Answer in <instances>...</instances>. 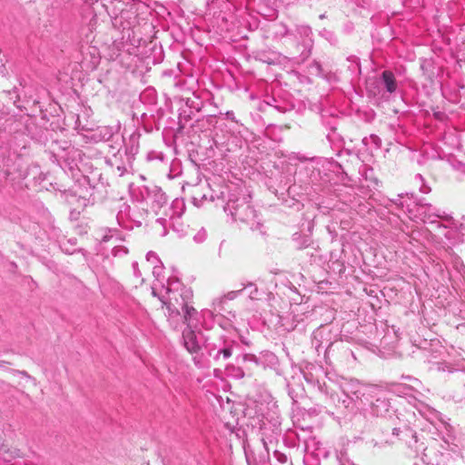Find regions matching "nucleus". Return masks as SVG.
<instances>
[{
	"label": "nucleus",
	"instance_id": "1a4fd4ad",
	"mask_svg": "<svg viewBox=\"0 0 465 465\" xmlns=\"http://www.w3.org/2000/svg\"><path fill=\"white\" fill-rule=\"evenodd\" d=\"M146 260L151 262H158L156 254L153 252H149L146 254Z\"/></svg>",
	"mask_w": 465,
	"mask_h": 465
},
{
	"label": "nucleus",
	"instance_id": "9b49d317",
	"mask_svg": "<svg viewBox=\"0 0 465 465\" xmlns=\"http://www.w3.org/2000/svg\"><path fill=\"white\" fill-rule=\"evenodd\" d=\"M236 296V292H229L226 297L230 300H232L234 297Z\"/></svg>",
	"mask_w": 465,
	"mask_h": 465
},
{
	"label": "nucleus",
	"instance_id": "f8f14e48",
	"mask_svg": "<svg viewBox=\"0 0 465 465\" xmlns=\"http://www.w3.org/2000/svg\"><path fill=\"white\" fill-rule=\"evenodd\" d=\"M420 192L423 193H428L430 192V188H428L426 186H422L420 188Z\"/></svg>",
	"mask_w": 465,
	"mask_h": 465
},
{
	"label": "nucleus",
	"instance_id": "7ed1b4c3",
	"mask_svg": "<svg viewBox=\"0 0 465 465\" xmlns=\"http://www.w3.org/2000/svg\"><path fill=\"white\" fill-rule=\"evenodd\" d=\"M389 407L386 400L377 399L371 405V412L377 417L383 416L389 411Z\"/></svg>",
	"mask_w": 465,
	"mask_h": 465
},
{
	"label": "nucleus",
	"instance_id": "9d476101",
	"mask_svg": "<svg viewBox=\"0 0 465 465\" xmlns=\"http://www.w3.org/2000/svg\"><path fill=\"white\" fill-rule=\"evenodd\" d=\"M133 269H134V272L136 276H140V271L138 269V263L137 262H134L133 263Z\"/></svg>",
	"mask_w": 465,
	"mask_h": 465
},
{
	"label": "nucleus",
	"instance_id": "dca6fc26",
	"mask_svg": "<svg viewBox=\"0 0 465 465\" xmlns=\"http://www.w3.org/2000/svg\"><path fill=\"white\" fill-rule=\"evenodd\" d=\"M397 433H398L397 429H394L393 434H397Z\"/></svg>",
	"mask_w": 465,
	"mask_h": 465
},
{
	"label": "nucleus",
	"instance_id": "39448f33",
	"mask_svg": "<svg viewBox=\"0 0 465 465\" xmlns=\"http://www.w3.org/2000/svg\"><path fill=\"white\" fill-rule=\"evenodd\" d=\"M382 80H383V83L385 84L386 90L389 93L395 92V90L397 88V84H396V81H395L394 74L391 72L384 71L382 73Z\"/></svg>",
	"mask_w": 465,
	"mask_h": 465
},
{
	"label": "nucleus",
	"instance_id": "2eb2a0df",
	"mask_svg": "<svg viewBox=\"0 0 465 465\" xmlns=\"http://www.w3.org/2000/svg\"><path fill=\"white\" fill-rule=\"evenodd\" d=\"M432 465H440V461H436L435 463L431 462Z\"/></svg>",
	"mask_w": 465,
	"mask_h": 465
},
{
	"label": "nucleus",
	"instance_id": "f3484780",
	"mask_svg": "<svg viewBox=\"0 0 465 465\" xmlns=\"http://www.w3.org/2000/svg\"><path fill=\"white\" fill-rule=\"evenodd\" d=\"M397 433H398L397 429H394L393 434H397Z\"/></svg>",
	"mask_w": 465,
	"mask_h": 465
},
{
	"label": "nucleus",
	"instance_id": "f257e3e1",
	"mask_svg": "<svg viewBox=\"0 0 465 465\" xmlns=\"http://www.w3.org/2000/svg\"><path fill=\"white\" fill-rule=\"evenodd\" d=\"M182 296V302L179 303L176 300V304L173 302L166 303L167 309L170 312V315H181L183 314V322L187 325L186 329L183 331V339L184 347L191 353L199 351L201 346L197 341L196 334L193 330V327L196 325L197 311L185 301L191 296L189 292H186L185 297Z\"/></svg>",
	"mask_w": 465,
	"mask_h": 465
},
{
	"label": "nucleus",
	"instance_id": "ddd939ff",
	"mask_svg": "<svg viewBox=\"0 0 465 465\" xmlns=\"http://www.w3.org/2000/svg\"><path fill=\"white\" fill-rule=\"evenodd\" d=\"M416 178L419 179L420 182L423 181V178L420 174H417Z\"/></svg>",
	"mask_w": 465,
	"mask_h": 465
},
{
	"label": "nucleus",
	"instance_id": "0eeeda50",
	"mask_svg": "<svg viewBox=\"0 0 465 465\" xmlns=\"http://www.w3.org/2000/svg\"><path fill=\"white\" fill-rule=\"evenodd\" d=\"M297 31L301 35H304L306 36H308L312 33L311 28L309 26H305V25L298 26L297 27Z\"/></svg>",
	"mask_w": 465,
	"mask_h": 465
},
{
	"label": "nucleus",
	"instance_id": "a211bd4d",
	"mask_svg": "<svg viewBox=\"0 0 465 465\" xmlns=\"http://www.w3.org/2000/svg\"><path fill=\"white\" fill-rule=\"evenodd\" d=\"M397 433H398L397 429H394L393 434H397Z\"/></svg>",
	"mask_w": 465,
	"mask_h": 465
},
{
	"label": "nucleus",
	"instance_id": "20e7f679",
	"mask_svg": "<svg viewBox=\"0 0 465 465\" xmlns=\"http://www.w3.org/2000/svg\"><path fill=\"white\" fill-rule=\"evenodd\" d=\"M18 456L17 450H11L6 445H0V462H10Z\"/></svg>",
	"mask_w": 465,
	"mask_h": 465
},
{
	"label": "nucleus",
	"instance_id": "423d86ee",
	"mask_svg": "<svg viewBox=\"0 0 465 465\" xmlns=\"http://www.w3.org/2000/svg\"><path fill=\"white\" fill-rule=\"evenodd\" d=\"M420 211L421 213L426 214V211L432 212L433 215L435 217H440L441 215L438 213V211L435 210V208L432 207L431 204L426 203V204H420Z\"/></svg>",
	"mask_w": 465,
	"mask_h": 465
},
{
	"label": "nucleus",
	"instance_id": "f03ea898",
	"mask_svg": "<svg viewBox=\"0 0 465 465\" xmlns=\"http://www.w3.org/2000/svg\"><path fill=\"white\" fill-rule=\"evenodd\" d=\"M235 344H236V342L234 341L224 340L223 341V347L219 349L214 354H213V351L217 347L216 345H213V347L211 348V347H209L210 344H208L207 348H208L210 356H213L214 360H216V361L219 360L221 356L224 360H227L232 356V350H233V347Z\"/></svg>",
	"mask_w": 465,
	"mask_h": 465
},
{
	"label": "nucleus",
	"instance_id": "6e6552de",
	"mask_svg": "<svg viewBox=\"0 0 465 465\" xmlns=\"http://www.w3.org/2000/svg\"><path fill=\"white\" fill-rule=\"evenodd\" d=\"M12 373L18 374L20 376L25 377L27 379H32V377L28 374L25 371H19V370H12Z\"/></svg>",
	"mask_w": 465,
	"mask_h": 465
},
{
	"label": "nucleus",
	"instance_id": "4468645a",
	"mask_svg": "<svg viewBox=\"0 0 465 465\" xmlns=\"http://www.w3.org/2000/svg\"><path fill=\"white\" fill-rule=\"evenodd\" d=\"M5 363H6L5 361H0V368L4 367V365H5Z\"/></svg>",
	"mask_w": 465,
	"mask_h": 465
}]
</instances>
